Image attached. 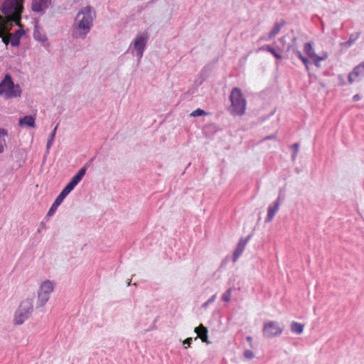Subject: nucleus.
I'll return each mask as SVG.
<instances>
[{
  "label": "nucleus",
  "mask_w": 364,
  "mask_h": 364,
  "mask_svg": "<svg viewBox=\"0 0 364 364\" xmlns=\"http://www.w3.org/2000/svg\"><path fill=\"white\" fill-rule=\"evenodd\" d=\"M244 356L247 358V359H251L254 357V353L252 350H246L245 352H244Z\"/></svg>",
  "instance_id": "473e14b6"
},
{
  "label": "nucleus",
  "mask_w": 364,
  "mask_h": 364,
  "mask_svg": "<svg viewBox=\"0 0 364 364\" xmlns=\"http://www.w3.org/2000/svg\"><path fill=\"white\" fill-rule=\"evenodd\" d=\"M57 129H58V125H56L55 127L53 129V130L51 132L49 139H48L47 144H46V151L48 153L49 152V149H50V147L53 145Z\"/></svg>",
  "instance_id": "393cba45"
},
{
  "label": "nucleus",
  "mask_w": 364,
  "mask_h": 364,
  "mask_svg": "<svg viewBox=\"0 0 364 364\" xmlns=\"http://www.w3.org/2000/svg\"><path fill=\"white\" fill-rule=\"evenodd\" d=\"M191 343H192V338H188L185 339L183 341V344L188 345V346H190Z\"/></svg>",
  "instance_id": "f704fd0d"
},
{
  "label": "nucleus",
  "mask_w": 364,
  "mask_h": 364,
  "mask_svg": "<svg viewBox=\"0 0 364 364\" xmlns=\"http://www.w3.org/2000/svg\"><path fill=\"white\" fill-rule=\"evenodd\" d=\"M316 67H320V62L322 61V58L320 56L316 55V57L311 58Z\"/></svg>",
  "instance_id": "2f4dec72"
},
{
  "label": "nucleus",
  "mask_w": 364,
  "mask_h": 364,
  "mask_svg": "<svg viewBox=\"0 0 364 364\" xmlns=\"http://www.w3.org/2000/svg\"><path fill=\"white\" fill-rule=\"evenodd\" d=\"M229 100L231 102V113L235 115L242 116L246 110V100L238 87H234L229 95Z\"/></svg>",
  "instance_id": "20e7f679"
},
{
  "label": "nucleus",
  "mask_w": 364,
  "mask_h": 364,
  "mask_svg": "<svg viewBox=\"0 0 364 364\" xmlns=\"http://www.w3.org/2000/svg\"><path fill=\"white\" fill-rule=\"evenodd\" d=\"M20 28L15 31L14 33H11L9 31V36L10 37V43L12 46L16 47L18 46L20 44V39L24 35L25 31L23 29V26L21 27H19Z\"/></svg>",
  "instance_id": "9b49d317"
},
{
  "label": "nucleus",
  "mask_w": 364,
  "mask_h": 364,
  "mask_svg": "<svg viewBox=\"0 0 364 364\" xmlns=\"http://www.w3.org/2000/svg\"><path fill=\"white\" fill-rule=\"evenodd\" d=\"M294 53L303 62L306 70H309V59L306 57H304L302 55V53H301V51L299 50L298 49H296L295 48H294Z\"/></svg>",
  "instance_id": "a878e982"
},
{
  "label": "nucleus",
  "mask_w": 364,
  "mask_h": 364,
  "mask_svg": "<svg viewBox=\"0 0 364 364\" xmlns=\"http://www.w3.org/2000/svg\"><path fill=\"white\" fill-rule=\"evenodd\" d=\"M296 154H297V152H295V151L293 152L292 156H291V158L293 160H295Z\"/></svg>",
  "instance_id": "37998d69"
},
{
  "label": "nucleus",
  "mask_w": 364,
  "mask_h": 364,
  "mask_svg": "<svg viewBox=\"0 0 364 364\" xmlns=\"http://www.w3.org/2000/svg\"><path fill=\"white\" fill-rule=\"evenodd\" d=\"M127 286H129V285H130V281H129L128 282H127Z\"/></svg>",
  "instance_id": "a18cd8bd"
},
{
  "label": "nucleus",
  "mask_w": 364,
  "mask_h": 364,
  "mask_svg": "<svg viewBox=\"0 0 364 364\" xmlns=\"http://www.w3.org/2000/svg\"><path fill=\"white\" fill-rule=\"evenodd\" d=\"M22 89L18 84H15L10 75L6 74L0 82V96L6 100L20 97Z\"/></svg>",
  "instance_id": "7ed1b4c3"
},
{
  "label": "nucleus",
  "mask_w": 364,
  "mask_h": 364,
  "mask_svg": "<svg viewBox=\"0 0 364 364\" xmlns=\"http://www.w3.org/2000/svg\"><path fill=\"white\" fill-rule=\"evenodd\" d=\"M195 333H197L198 337L200 338L203 342L209 343L208 336V329L203 324H200L197 326L195 330Z\"/></svg>",
  "instance_id": "ddd939ff"
},
{
  "label": "nucleus",
  "mask_w": 364,
  "mask_h": 364,
  "mask_svg": "<svg viewBox=\"0 0 364 364\" xmlns=\"http://www.w3.org/2000/svg\"><path fill=\"white\" fill-rule=\"evenodd\" d=\"M80 181L79 179L73 176L68 183V185L70 186L73 189H74L75 187L80 183Z\"/></svg>",
  "instance_id": "c756f323"
},
{
  "label": "nucleus",
  "mask_w": 364,
  "mask_h": 364,
  "mask_svg": "<svg viewBox=\"0 0 364 364\" xmlns=\"http://www.w3.org/2000/svg\"><path fill=\"white\" fill-rule=\"evenodd\" d=\"M283 329L284 326L278 322L270 321L264 323L262 332L264 337L269 338L279 336Z\"/></svg>",
  "instance_id": "6e6552de"
},
{
  "label": "nucleus",
  "mask_w": 364,
  "mask_h": 364,
  "mask_svg": "<svg viewBox=\"0 0 364 364\" xmlns=\"http://www.w3.org/2000/svg\"><path fill=\"white\" fill-rule=\"evenodd\" d=\"M299 144V143H295L291 146V148L294 151L298 152Z\"/></svg>",
  "instance_id": "c9c22d12"
},
{
  "label": "nucleus",
  "mask_w": 364,
  "mask_h": 364,
  "mask_svg": "<svg viewBox=\"0 0 364 364\" xmlns=\"http://www.w3.org/2000/svg\"><path fill=\"white\" fill-rule=\"evenodd\" d=\"M353 99L354 101H358L360 99V97L358 94H356L353 97Z\"/></svg>",
  "instance_id": "58836bf2"
},
{
  "label": "nucleus",
  "mask_w": 364,
  "mask_h": 364,
  "mask_svg": "<svg viewBox=\"0 0 364 364\" xmlns=\"http://www.w3.org/2000/svg\"><path fill=\"white\" fill-rule=\"evenodd\" d=\"M205 114H207L204 110H203L200 108H198L191 114V116L198 117V116H202V115H205Z\"/></svg>",
  "instance_id": "c85d7f7f"
},
{
  "label": "nucleus",
  "mask_w": 364,
  "mask_h": 364,
  "mask_svg": "<svg viewBox=\"0 0 364 364\" xmlns=\"http://www.w3.org/2000/svg\"><path fill=\"white\" fill-rule=\"evenodd\" d=\"M50 0H33L31 9L35 12H44L48 7Z\"/></svg>",
  "instance_id": "9d476101"
},
{
  "label": "nucleus",
  "mask_w": 364,
  "mask_h": 364,
  "mask_svg": "<svg viewBox=\"0 0 364 364\" xmlns=\"http://www.w3.org/2000/svg\"><path fill=\"white\" fill-rule=\"evenodd\" d=\"M247 340L248 342L251 343L252 341V337L248 336V337H247Z\"/></svg>",
  "instance_id": "c03bdc74"
},
{
  "label": "nucleus",
  "mask_w": 364,
  "mask_h": 364,
  "mask_svg": "<svg viewBox=\"0 0 364 364\" xmlns=\"http://www.w3.org/2000/svg\"><path fill=\"white\" fill-rule=\"evenodd\" d=\"M252 235H247L245 238H240L239 242L237 243V247L233 252L232 255V261L235 262L237 259L242 254L247 242L250 240Z\"/></svg>",
  "instance_id": "1a4fd4ad"
},
{
  "label": "nucleus",
  "mask_w": 364,
  "mask_h": 364,
  "mask_svg": "<svg viewBox=\"0 0 364 364\" xmlns=\"http://www.w3.org/2000/svg\"><path fill=\"white\" fill-rule=\"evenodd\" d=\"M272 139H276V135L275 134H272V135L267 136L265 138H264V140Z\"/></svg>",
  "instance_id": "4c0bfd02"
},
{
  "label": "nucleus",
  "mask_w": 364,
  "mask_h": 364,
  "mask_svg": "<svg viewBox=\"0 0 364 364\" xmlns=\"http://www.w3.org/2000/svg\"><path fill=\"white\" fill-rule=\"evenodd\" d=\"M33 309V299L27 298L21 301L18 309L15 313L14 321L17 325H21L28 318Z\"/></svg>",
  "instance_id": "39448f33"
},
{
  "label": "nucleus",
  "mask_w": 364,
  "mask_h": 364,
  "mask_svg": "<svg viewBox=\"0 0 364 364\" xmlns=\"http://www.w3.org/2000/svg\"><path fill=\"white\" fill-rule=\"evenodd\" d=\"M73 190V189L67 184L65 187L60 193V194L64 198H65Z\"/></svg>",
  "instance_id": "cd10ccee"
},
{
  "label": "nucleus",
  "mask_w": 364,
  "mask_h": 364,
  "mask_svg": "<svg viewBox=\"0 0 364 364\" xmlns=\"http://www.w3.org/2000/svg\"><path fill=\"white\" fill-rule=\"evenodd\" d=\"M54 290V283L46 280L41 283L38 291L36 308L43 307L49 300L51 293Z\"/></svg>",
  "instance_id": "423d86ee"
},
{
  "label": "nucleus",
  "mask_w": 364,
  "mask_h": 364,
  "mask_svg": "<svg viewBox=\"0 0 364 364\" xmlns=\"http://www.w3.org/2000/svg\"><path fill=\"white\" fill-rule=\"evenodd\" d=\"M24 0H2L0 10V26L3 31L9 32L14 24L21 27V15Z\"/></svg>",
  "instance_id": "f257e3e1"
},
{
  "label": "nucleus",
  "mask_w": 364,
  "mask_h": 364,
  "mask_svg": "<svg viewBox=\"0 0 364 364\" xmlns=\"http://www.w3.org/2000/svg\"><path fill=\"white\" fill-rule=\"evenodd\" d=\"M228 294H229V296L230 295V289H229V291H228ZM230 300V299L229 298V301Z\"/></svg>",
  "instance_id": "49530a36"
},
{
  "label": "nucleus",
  "mask_w": 364,
  "mask_h": 364,
  "mask_svg": "<svg viewBox=\"0 0 364 364\" xmlns=\"http://www.w3.org/2000/svg\"><path fill=\"white\" fill-rule=\"evenodd\" d=\"M94 160V158H92L87 163L85 164V166H86V168L90 166V164L92 163Z\"/></svg>",
  "instance_id": "ea45409f"
},
{
  "label": "nucleus",
  "mask_w": 364,
  "mask_h": 364,
  "mask_svg": "<svg viewBox=\"0 0 364 364\" xmlns=\"http://www.w3.org/2000/svg\"><path fill=\"white\" fill-rule=\"evenodd\" d=\"M360 35V32H355V33H351L350 35L348 41L341 43V46L346 47V48L351 46L353 45V43H354L355 41L359 38Z\"/></svg>",
  "instance_id": "412c9836"
},
{
  "label": "nucleus",
  "mask_w": 364,
  "mask_h": 364,
  "mask_svg": "<svg viewBox=\"0 0 364 364\" xmlns=\"http://www.w3.org/2000/svg\"><path fill=\"white\" fill-rule=\"evenodd\" d=\"M215 299H216V294L213 295V296H211V297H210V298L207 301H205V302H204V303H203V304L202 305V306H203V308H205H205H207V306H208L210 304H211V303H213V302H214V301H215Z\"/></svg>",
  "instance_id": "7c9ffc66"
},
{
  "label": "nucleus",
  "mask_w": 364,
  "mask_h": 364,
  "mask_svg": "<svg viewBox=\"0 0 364 364\" xmlns=\"http://www.w3.org/2000/svg\"><path fill=\"white\" fill-rule=\"evenodd\" d=\"M280 196L278 197L277 200L271 205L268 207L267 216L265 219L266 223H269L272 220L274 215L277 212L279 207Z\"/></svg>",
  "instance_id": "f8f14e48"
},
{
  "label": "nucleus",
  "mask_w": 364,
  "mask_h": 364,
  "mask_svg": "<svg viewBox=\"0 0 364 364\" xmlns=\"http://www.w3.org/2000/svg\"><path fill=\"white\" fill-rule=\"evenodd\" d=\"M297 38L296 36H294L291 39V43L288 45L287 50L285 51L284 57L287 58H292L291 55H290V52L294 53V48L296 49H298L297 44Z\"/></svg>",
  "instance_id": "f3484780"
},
{
  "label": "nucleus",
  "mask_w": 364,
  "mask_h": 364,
  "mask_svg": "<svg viewBox=\"0 0 364 364\" xmlns=\"http://www.w3.org/2000/svg\"><path fill=\"white\" fill-rule=\"evenodd\" d=\"M149 38V33L146 31H144L139 33L134 40L132 43L134 50H132V53L134 51L136 52V55L137 56L139 61L143 56Z\"/></svg>",
  "instance_id": "0eeeda50"
},
{
  "label": "nucleus",
  "mask_w": 364,
  "mask_h": 364,
  "mask_svg": "<svg viewBox=\"0 0 364 364\" xmlns=\"http://www.w3.org/2000/svg\"><path fill=\"white\" fill-rule=\"evenodd\" d=\"M304 53L311 58L316 57V53L313 49L312 44L310 42L306 43L304 46Z\"/></svg>",
  "instance_id": "b1692460"
},
{
  "label": "nucleus",
  "mask_w": 364,
  "mask_h": 364,
  "mask_svg": "<svg viewBox=\"0 0 364 364\" xmlns=\"http://www.w3.org/2000/svg\"><path fill=\"white\" fill-rule=\"evenodd\" d=\"M2 41L3 43H4L6 45H8L9 43H10V37L9 36L8 34H6L3 38H2Z\"/></svg>",
  "instance_id": "72a5a7b5"
},
{
  "label": "nucleus",
  "mask_w": 364,
  "mask_h": 364,
  "mask_svg": "<svg viewBox=\"0 0 364 364\" xmlns=\"http://www.w3.org/2000/svg\"><path fill=\"white\" fill-rule=\"evenodd\" d=\"M18 125L21 127H35V118L31 115H26L19 119Z\"/></svg>",
  "instance_id": "4468645a"
},
{
  "label": "nucleus",
  "mask_w": 364,
  "mask_h": 364,
  "mask_svg": "<svg viewBox=\"0 0 364 364\" xmlns=\"http://www.w3.org/2000/svg\"><path fill=\"white\" fill-rule=\"evenodd\" d=\"M363 69V70H364V61L363 63H360L359 65H358V69Z\"/></svg>",
  "instance_id": "79ce46f5"
},
{
  "label": "nucleus",
  "mask_w": 364,
  "mask_h": 364,
  "mask_svg": "<svg viewBox=\"0 0 364 364\" xmlns=\"http://www.w3.org/2000/svg\"><path fill=\"white\" fill-rule=\"evenodd\" d=\"M8 135L6 129L0 128V154L3 153L6 147L5 136Z\"/></svg>",
  "instance_id": "6ab92c4d"
},
{
  "label": "nucleus",
  "mask_w": 364,
  "mask_h": 364,
  "mask_svg": "<svg viewBox=\"0 0 364 364\" xmlns=\"http://www.w3.org/2000/svg\"><path fill=\"white\" fill-rule=\"evenodd\" d=\"M285 22L283 21L281 23H275L272 31L269 33V39L274 38L280 31L282 26L284 25Z\"/></svg>",
  "instance_id": "aec40b11"
},
{
  "label": "nucleus",
  "mask_w": 364,
  "mask_h": 364,
  "mask_svg": "<svg viewBox=\"0 0 364 364\" xmlns=\"http://www.w3.org/2000/svg\"><path fill=\"white\" fill-rule=\"evenodd\" d=\"M64 198H65L63 196H62L60 194H59L57 196L55 201L52 204L50 208L49 209V210L47 213V216H51L54 214V213L56 211L58 207L62 203Z\"/></svg>",
  "instance_id": "dca6fc26"
},
{
  "label": "nucleus",
  "mask_w": 364,
  "mask_h": 364,
  "mask_svg": "<svg viewBox=\"0 0 364 364\" xmlns=\"http://www.w3.org/2000/svg\"><path fill=\"white\" fill-rule=\"evenodd\" d=\"M261 50H267L272 53L277 59L281 60L282 58V56L271 46L266 45L263 46L259 48Z\"/></svg>",
  "instance_id": "4be33fe9"
},
{
  "label": "nucleus",
  "mask_w": 364,
  "mask_h": 364,
  "mask_svg": "<svg viewBox=\"0 0 364 364\" xmlns=\"http://www.w3.org/2000/svg\"><path fill=\"white\" fill-rule=\"evenodd\" d=\"M304 324L293 321L291 324V331L296 334H301L304 331Z\"/></svg>",
  "instance_id": "5701e85b"
},
{
  "label": "nucleus",
  "mask_w": 364,
  "mask_h": 364,
  "mask_svg": "<svg viewBox=\"0 0 364 364\" xmlns=\"http://www.w3.org/2000/svg\"><path fill=\"white\" fill-rule=\"evenodd\" d=\"M222 299L224 301H228V291L223 293Z\"/></svg>",
  "instance_id": "e433bc0d"
},
{
  "label": "nucleus",
  "mask_w": 364,
  "mask_h": 364,
  "mask_svg": "<svg viewBox=\"0 0 364 364\" xmlns=\"http://www.w3.org/2000/svg\"><path fill=\"white\" fill-rule=\"evenodd\" d=\"M358 68V65L355 66L353 71L348 74V80L350 84H352L355 81V78L358 77H364V70Z\"/></svg>",
  "instance_id": "2eb2a0df"
},
{
  "label": "nucleus",
  "mask_w": 364,
  "mask_h": 364,
  "mask_svg": "<svg viewBox=\"0 0 364 364\" xmlns=\"http://www.w3.org/2000/svg\"><path fill=\"white\" fill-rule=\"evenodd\" d=\"M33 38L36 41L39 42H46L47 41V37L46 34L40 30L38 26H35V29L33 31Z\"/></svg>",
  "instance_id": "a211bd4d"
},
{
  "label": "nucleus",
  "mask_w": 364,
  "mask_h": 364,
  "mask_svg": "<svg viewBox=\"0 0 364 364\" xmlns=\"http://www.w3.org/2000/svg\"><path fill=\"white\" fill-rule=\"evenodd\" d=\"M86 171V166H84L78 171V172L74 176L76 177L80 181H81L83 176L85 175Z\"/></svg>",
  "instance_id": "bb28decb"
},
{
  "label": "nucleus",
  "mask_w": 364,
  "mask_h": 364,
  "mask_svg": "<svg viewBox=\"0 0 364 364\" xmlns=\"http://www.w3.org/2000/svg\"><path fill=\"white\" fill-rule=\"evenodd\" d=\"M320 58H322V60H324L328 58V54L325 53L322 56H320Z\"/></svg>",
  "instance_id": "a19ab883"
},
{
  "label": "nucleus",
  "mask_w": 364,
  "mask_h": 364,
  "mask_svg": "<svg viewBox=\"0 0 364 364\" xmlns=\"http://www.w3.org/2000/svg\"><path fill=\"white\" fill-rule=\"evenodd\" d=\"M94 17L95 12L90 6L78 11L72 26V37L76 39H85L93 26Z\"/></svg>",
  "instance_id": "f03ea898"
}]
</instances>
